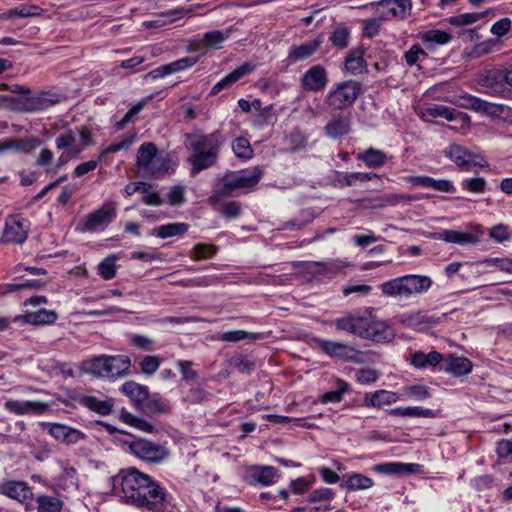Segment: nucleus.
Wrapping results in <instances>:
<instances>
[{
    "instance_id": "1",
    "label": "nucleus",
    "mask_w": 512,
    "mask_h": 512,
    "mask_svg": "<svg viewBox=\"0 0 512 512\" xmlns=\"http://www.w3.org/2000/svg\"><path fill=\"white\" fill-rule=\"evenodd\" d=\"M115 495L129 505L149 512H173L172 497L150 475L136 468L122 469L112 477Z\"/></svg>"
},
{
    "instance_id": "2",
    "label": "nucleus",
    "mask_w": 512,
    "mask_h": 512,
    "mask_svg": "<svg viewBox=\"0 0 512 512\" xmlns=\"http://www.w3.org/2000/svg\"><path fill=\"white\" fill-rule=\"evenodd\" d=\"M185 139L192 150L188 157L192 176H196L202 170L211 168L217 163L220 147L224 142V137L220 131L210 134H186Z\"/></svg>"
},
{
    "instance_id": "3",
    "label": "nucleus",
    "mask_w": 512,
    "mask_h": 512,
    "mask_svg": "<svg viewBox=\"0 0 512 512\" xmlns=\"http://www.w3.org/2000/svg\"><path fill=\"white\" fill-rule=\"evenodd\" d=\"M432 285V279L424 275L409 274L383 282L381 292L393 298L407 299L412 295L427 292Z\"/></svg>"
},
{
    "instance_id": "4",
    "label": "nucleus",
    "mask_w": 512,
    "mask_h": 512,
    "mask_svg": "<svg viewBox=\"0 0 512 512\" xmlns=\"http://www.w3.org/2000/svg\"><path fill=\"white\" fill-rule=\"evenodd\" d=\"M362 93V85L355 80L342 81L325 96L324 102L331 109L344 110L352 106Z\"/></svg>"
},
{
    "instance_id": "5",
    "label": "nucleus",
    "mask_w": 512,
    "mask_h": 512,
    "mask_svg": "<svg viewBox=\"0 0 512 512\" xmlns=\"http://www.w3.org/2000/svg\"><path fill=\"white\" fill-rule=\"evenodd\" d=\"M477 85L481 93L503 97L510 93L512 70H486L478 76Z\"/></svg>"
},
{
    "instance_id": "6",
    "label": "nucleus",
    "mask_w": 512,
    "mask_h": 512,
    "mask_svg": "<svg viewBox=\"0 0 512 512\" xmlns=\"http://www.w3.org/2000/svg\"><path fill=\"white\" fill-rule=\"evenodd\" d=\"M373 311L374 308H368L363 314L361 338L379 343L391 342L395 338L394 328L373 315Z\"/></svg>"
},
{
    "instance_id": "7",
    "label": "nucleus",
    "mask_w": 512,
    "mask_h": 512,
    "mask_svg": "<svg viewBox=\"0 0 512 512\" xmlns=\"http://www.w3.org/2000/svg\"><path fill=\"white\" fill-rule=\"evenodd\" d=\"M129 450L135 457L149 464L162 463L170 456V452L165 445L144 438L131 441Z\"/></svg>"
},
{
    "instance_id": "8",
    "label": "nucleus",
    "mask_w": 512,
    "mask_h": 512,
    "mask_svg": "<svg viewBox=\"0 0 512 512\" xmlns=\"http://www.w3.org/2000/svg\"><path fill=\"white\" fill-rule=\"evenodd\" d=\"M0 494L24 505L27 512L35 509L32 488L25 481L8 480L0 483Z\"/></svg>"
},
{
    "instance_id": "9",
    "label": "nucleus",
    "mask_w": 512,
    "mask_h": 512,
    "mask_svg": "<svg viewBox=\"0 0 512 512\" xmlns=\"http://www.w3.org/2000/svg\"><path fill=\"white\" fill-rule=\"evenodd\" d=\"M116 217V209L112 204H105L100 209L88 214L83 222L81 231L103 230Z\"/></svg>"
},
{
    "instance_id": "10",
    "label": "nucleus",
    "mask_w": 512,
    "mask_h": 512,
    "mask_svg": "<svg viewBox=\"0 0 512 512\" xmlns=\"http://www.w3.org/2000/svg\"><path fill=\"white\" fill-rule=\"evenodd\" d=\"M28 221L17 215H11L6 218L3 232V241L5 243L23 244L28 237Z\"/></svg>"
},
{
    "instance_id": "11",
    "label": "nucleus",
    "mask_w": 512,
    "mask_h": 512,
    "mask_svg": "<svg viewBox=\"0 0 512 512\" xmlns=\"http://www.w3.org/2000/svg\"><path fill=\"white\" fill-rule=\"evenodd\" d=\"M314 342L323 353L330 357H335L343 361L356 362L358 352L346 343L320 338H315Z\"/></svg>"
},
{
    "instance_id": "12",
    "label": "nucleus",
    "mask_w": 512,
    "mask_h": 512,
    "mask_svg": "<svg viewBox=\"0 0 512 512\" xmlns=\"http://www.w3.org/2000/svg\"><path fill=\"white\" fill-rule=\"evenodd\" d=\"M301 87L308 92H320L328 84V72L318 64L309 68L300 79Z\"/></svg>"
},
{
    "instance_id": "13",
    "label": "nucleus",
    "mask_w": 512,
    "mask_h": 512,
    "mask_svg": "<svg viewBox=\"0 0 512 512\" xmlns=\"http://www.w3.org/2000/svg\"><path fill=\"white\" fill-rule=\"evenodd\" d=\"M278 478L277 470L272 466L252 465L246 468L244 480L250 485L268 486Z\"/></svg>"
},
{
    "instance_id": "14",
    "label": "nucleus",
    "mask_w": 512,
    "mask_h": 512,
    "mask_svg": "<svg viewBox=\"0 0 512 512\" xmlns=\"http://www.w3.org/2000/svg\"><path fill=\"white\" fill-rule=\"evenodd\" d=\"M48 427V433L57 441L72 445L85 438V434L80 430L60 423H45Z\"/></svg>"
},
{
    "instance_id": "15",
    "label": "nucleus",
    "mask_w": 512,
    "mask_h": 512,
    "mask_svg": "<svg viewBox=\"0 0 512 512\" xmlns=\"http://www.w3.org/2000/svg\"><path fill=\"white\" fill-rule=\"evenodd\" d=\"M5 408L16 415H42L49 410V405L40 401L10 400L5 402Z\"/></svg>"
},
{
    "instance_id": "16",
    "label": "nucleus",
    "mask_w": 512,
    "mask_h": 512,
    "mask_svg": "<svg viewBox=\"0 0 512 512\" xmlns=\"http://www.w3.org/2000/svg\"><path fill=\"white\" fill-rule=\"evenodd\" d=\"M322 42V37L319 36L313 40L306 41L301 45L291 46L287 60L290 63H297L309 59L319 50Z\"/></svg>"
},
{
    "instance_id": "17",
    "label": "nucleus",
    "mask_w": 512,
    "mask_h": 512,
    "mask_svg": "<svg viewBox=\"0 0 512 512\" xmlns=\"http://www.w3.org/2000/svg\"><path fill=\"white\" fill-rule=\"evenodd\" d=\"M351 130V114L334 115L325 125L324 133L331 139L347 135Z\"/></svg>"
},
{
    "instance_id": "18",
    "label": "nucleus",
    "mask_w": 512,
    "mask_h": 512,
    "mask_svg": "<svg viewBox=\"0 0 512 512\" xmlns=\"http://www.w3.org/2000/svg\"><path fill=\"white\" fill-rule=\"evenodd\" d=\"M239 189H242V187L236 173L228 172L217 183L214 194L209 198V202L213 203L218 198L228 197Z\"/></svg>"
},
{
    "instance_id": "19",
    "label": "nucleus",
    "mask_w": 512,
    "mask_h": 512,
    "mask_svg": "<svg viewBox=\"0 0 512 512\" xmlns=\"http://www.w3.org/2000/svg\"><path fill=\"white\" fill-rule=\"evenodd\" d=\"M369 6H381L387 10V12L383 14L384 16H392L399 19H404L412 8L411 0H381L371 3ZM367 7L368 5L364 6V8Z\"/></svg>"
},
{
    "instance_id": "20",
    "label": "nucleus",
    "mask_w": 512,
    "mask_h": 512,
    "mask_svg": "<svg viewBox=\"0 0 512 512\" xmlns=\"http://www.w3.org/2000/svg\"><path fill=\"white\" fill-rule=\"evenodd\" d=\"M405 180L413 185L432 188L439 192L453 193L456 190L453 182L447 179H434L429 176H408Z\"/></svg>"
},
{
    "instance_id": "21",
    "label": "nucleus",
    "mask_w": 512,
    "mask_h": 512,
    "mask_svg": "<svg viewBox=\"0 0 512 512\" xmlns=\"http://www.w3.org/2000/svg\"><path fill=\"white\" fill-rule=\"evenodd\" d=\"M74 400L81 406L88 408L101 416L109 415L113 409L112 399L100 400L92 395H78Z\"/></svg>"
},
{
    "instance_id": "22",
    "label": "nucleus",
    "mask_w": 512,
    "mask_h": 512,
    "mask_svg": "<svg viewBox=\"0 0 512 512\" xmlns=\"http://www.w3.org/2000/svg\"><path fill=\"white\" fill-rule=\"evenodd\" d=\"M57 318L58 315L54 310L40 309L35 312L15 316L13 321L31 325H47L54 323Z\"/></svg>"
},
{
    "instance_id": "23",
    "label": "nucleus",
    "mask_w": 512,
    "mask_h": 512,
    "mask_svg": "<svg viewBox=\"0 0 512 512\" xmlns=\"http://www.w3.org/2000/svg\"><path fill=\"white\" fill-rule=\"evenodd\" d=\"M442 360V354L437 351H431L427 354L422 351H416L410 356V364L419 370L435 368L441 364Z\"/></svg>"
},
{
    "instance_id": "24",
    "label": "nucleus",
    "mask_w": 512,
    "mask_h": 512,
    "mask_svg": "<svg viewBox=\"0 0 512 512\" xmlns=\"http://www.w3.org/2000/svg\"><path fill=\"white\" fill-rule=\"evenodd\" d=\"M0 101L5 103V106L16 111L35 112L39 106L34 105V98L30 94L20 96H0Z\"/></svg>"
},
{
    "instance_id": "25",
    "label": "nucleus",
    "mask_w": 512,
    "mask_h": 512,
    "mask_svg": "<svg viewBox=\"0 0 512 512\" xmlns=\"http://www.w3.org/2000/svg\"><path fill=\"white\" fill-rule=\"evenodd\" d=\"M472 363L465 357L450 356L441 366V370L456 377L464 376L472 371Z\"/></svg>"
},
{
    "instance_id": "26",
    "label": "nucleus",
    "mask_w": 512,
    "mask_h": 512,
    "mask_svg": "<svg viewBox=\"0 0 512 512\" xmlns=\"http://www.w3.org/2000/svg\"><path fill=\"white\" fill-rule=\"evenodd\" d=\"M337 330L345 331L361 337V331L363 328V314H347L341 318H337L335 321Z\"/></svg>"
},
{
    "instance_id": "27",
    "label": "nucleus",
    "mask_w": 512,
    "mask_h": 512,
    "mask_svg": "<svg viewBox=\"0 0 512 512\" xmlns=\"http://www.w3.org/2000/svg\"><path fill=\"white\" fill-rule=\"evenodd\" d=\"M357 160L362 161L366 167L379 169L387 162V155L379 149L368 148L357 155Z\"/></svg>"
},
{
    "instance_id": "28",
    "label": "nucleus",
    "mask_w": 512,
    "mask_h": 512,
    "mask_svg": "<svg viewBox=\"0 0 512 512\" xmlns=\"http://www.w3.org/2000/svg\"><path fill=\"white\" fill-rule=\"evenodd\" d=\"M37 512H61L63 501L56 495L39 494L33 499Z\"/></svg>"
},
{
    "instance_id": "29",
    "label": "nucleus",
    "mask_w": 512,
    "mask_h": 512,
    "mask_svg": "<svg viewBox=\"0 0 512 512\" xmlns=\"http://www.w3.org/2000/svg\"><path fill=\"white\" fill-rule=\"evenodd\" d=\"M121 391L132 400L138 409L141 408L149 394L148 388L146 386L140 385L133 381L124 383L121 387Z\"/></svg>"
},
{
    "instance_id": "30",
    "label": "nucleus",
    "mask_w": 512,
    "mask_h": 512,
    "mask_svg": "<svg viewBox=\"0 0 512 512\" xmlns=\"http://www.w3.org/2000/svg\"><path fill=\"white\" fill-rule=\"evenodd\" d=\"M108 377H123L128 374L131 360L128 356H107Z\"/></svg>"
},
{
    "instance_id": "31",
    "label": "nucleus",
    "mask_w": 512,
    "mask_h": 512,
    "mask_svg": "<svg viewBox=\"0 0 512 512\" xmlns=\"http://www.w3.org/2000/svg\"><path fill=\"white\" fill-rule=\"evenodd\" d=\"M189 229V225L183 222H174L155 227L151 235L165 239L174 236H182Z\"/></svg>"
},
{
    "instance_id": "32",
    "label": "nucleus",
    "mask_w": 512,
    "mask_h": 512,
    "mask_svg": "<svg viewBox=\"0 0 512 512\" xmlns=\"http://www.w3.org/2000/svg\"><path fill=\"white\" fill-rule=\"evenodd\" d=\"M436 239L443 240L447 243L454 244H469L477 242V238L475 235L469 232H460L456 230L445 229L441 232L437 233Z\"/></svg>"
},
{
    "instance_id": "33",
    "label": "nucleus",
    "mask_w": 512,
    "mask_h": 512,
    "mask_svg": "<svg viewBox=\"0 0 512 512\" xmlns=\"http://www.w3.org/2000/svg\"><path fill=\"white\" fill-rule=\"evenodd\" d=\"M242 189L255 187L263 176V170L260 167H252L235 172Z\"/></svg>"
},
{
    "instance_id": "34",
    "label": "nucleus",
    "mask_w": 512,
    "mask_h": 512,
    "mask_svg": "<svg viewBox=\"0 0 512 512\" xmlns=\"http://www.w3.org/2000/svg\"><path fill=\"white\" fill-rule=\"evenodd\" d=\"M373 480L361 473H353L347 476V479L341 484V487L347 491L365 490L373 486Z\"/></svg>"
},
{
    "instance_id": "35",
    "label": "nucleus",
    "mask_w": 512,
    "mask_h": 512,
    "mask_svg": "<svg viewBox=\"0 0 512 512\" xmlns=\"http://www.w3.org/2000/svg\"><path fill=\"white\" fill-rule=\"evenodd\" d=\"M157 150L156 145L152 142H145L140 145L136 157V165L140 171L144 173L147 166L151 164Z\"/></svg>"
},
{
    "instance_id": "36",
    "label": "nucleus",
    "mask_w": 512,
    "mask_h": 512,
    "mask_svg": "<svg viewBox=\"0 0 512 512\" xmlns=\"http://www.w3.org/2000/svg\"><path fill=\"white\" fill-rule=\"evenodd\" d=\"M419 467L418 464H404V463H396L389 462L378 464L373 467V470L379 473L385 474H401V473H412L417 470Z\"/></svg>"
},
{
    "instance_id": "37",
    "label": "nucleus",
    "mask_w": 512,
    "mask_h": 512,
    "mask_svg": "<svg viewBox=\"0 0 512 512\" xmlns=\"http://www.w3.org/2000/svg\"><path fill=\"white\" fill-rule=\"evenodd\" d=\"M170 160L167 156L155 153V156L149 166L144 171V175L157 178L160 174H164L169 169Z\"/></svg>"
},
{
    "instance_id": "38",
    "label": "nucleus",
    "mask_w": 512,
    "mask_h": 512,
    "mask_svg": "<svg viewBox=\"0 0 512 512\" xmlns=\"http://www.w3.org/2000/svg\"><path fill=\"white\" fill-rule=\"evenodd\" d=\"M42 12V9L36 5H27L23 4L13 9H9L2 14H0V18L2 19H12L14 17L20 18H28L33 16H38Z\"/></svg>"
},
{
    "instance_id": "39",
    "label": "nucleus",
    "mask_w": 512,
    "mask_h": 512,
    "mask_svg": "<svg viewBox=\"0 0 512 512\" xmlns=\"http://www.w3.org/2000/svg\"><path fill=\"white\" fill-rule=\"evenodd\" d=\"M83 369L86 373L99 377H108L107 356L101 355L83 363Z\"/></svg>"
},
{
    "instance_id": "40",
    "label": "nucleus",
    "mask_w": 512,
    "mask_h": 512,
    "mask_svg": "<svg viewBox=\"0 0 512 512\" xmlns=\"http://www.w3.org/2000/svg\"><path fill=\"white\" fill-rule=\"evenodd\" d=\"M140 410L147 415H156L169 412L170 407L168 402L160 397H149L148 395Z\"/></svg>"
},
{
    "instance_id": "41",
    "label": "nucleus",
    "mask_w": 512,
    "mask_h": 512,
    "mask_svg": "<svg viewBox=\"0 0 512 512\" xmlns=\"http://www.w3.org/2000/svg\"><path fill=\"white\" fill-rule=\"evenodd\" d=\"M445 155L461 168H466L471 161V154L462 146L450 145Z\"/></svg>"
},
{
    "instance_id": "42",
    "label": "nucleus",
    "mask_w": 512,
    "mask_h": 512,
    "mask_svg": "<svg viewBox=\"0 0 512 512\" xmlns=\"http://www.w3.org/2000/svg\"><path fill=\"white\" fill-rule=\"evenodd\" d=\"M415 197L409 194H384L378 198H375L374 204L372 205L374 208H384L386 206H395L401 202H410L414 200Z\"/></svg>"
},
{
    "instance_id": "43",
    "label": "nucleus",
    "mask_w": 512,
    "mask_h": 512,
    "mask_svg": "<svg viewBox=\"0 0 512 512\" xmlns=\"http://www.w3.org/2000/svg\"><path fill=\"white\" fill-rule=\"evenodd\" d=\"M366 400L369 398L367 405L380 408L384 405H390L397 399L396 393L386 390H378L372 394H366Z\"/></svg>"
},
{
    "instance_id": "44",
    "label": "nucleus",
    "mask_w": 512,
    "mask_h": 512,
    "mask_svg": "<svg viewBox=\"0 0 512 512\" xmlns=\"http://www.w3.org/2000/svg\"><path fill=\"white\" fill-rule=\"evenodd\" d=\"M392 415L404 417H425L432 418L435 413L431 409H424L422 407H397L391 410Z\"/></svg>"
},
{
    "instance_id": "45",
    "label": "nucleus",
    "mask_w": 512,
    "mask_h": 512,
    "mask_svg": "<svg viewBox=\"0 0 512 512\" xmlns=\"http://www.w3.org/2000/svg\"><path fill=\"white\" fill-rule=\"evenodd\" d=\"M153 95L148 96L147 98H143L134 104L130 110L124 115V117L115 123L116 130H123L127 124L132 120L134 116L140 113L143 108L147 105L148 101L151 100Z\"/></svg>"
},
{
    "instance_id": "46",
    "label": "nucleus",
    "mask_w": 512,
    "mask_h": 512,
    "mask_svg": "<svg viewBox=\"0 0 512 512\" xmlns=\"http://www.w3.org/2000/svg\"><path fill=\"white\" fill-rule=\"evenodd\" d=\"M489 10H486L481 13H463L456 16H452L448 19L449 24L455 27H460L464 25H469L477 22L478 20L482 19L486 15L489 14Z\"/></svg>"
},
{
    "instance_id": "47",
    "label": "nucleus",
    "mask_w": 512,
    "mask_h": 512,
    "mask_svg": "<svg viewBox=\"0 0 512 512\" xmlns=\"http://www.w3.org/2000/svg\"><path fill=\"white\" fill-rule=\"evenodd\" d=\"M255 69V65L251 63H244L241 66L237 67L231 73L226 75L223 79V84L226 85L227 88L232 86L235 82H237L242 77L249 75Z\"/></svg>"
},
{
    "instance_id": "48",
    "label": "nucleus",
    "mask_w": 512,
    "mask_h": 512,
    "mask_svg": "<svg viewBox=\"0 0 512 512\" xmlns=\"http://www.w3.org/2000/svg\"><path fill=\"white\" fill-rule=\"evenodd\" d=\"M255 69V65L251 63H244L241 66L237 67L231 73L226 75L223 79V84L226 85L227 88L232 86L235 82H237L242 77L249 75Z\"/></svg>"
},
{
    "instance_id": "49",
    "label": "nucleus",
    "mask_w": 512,
    "mask_h": 512,
    "mask_svg": "<svg viewBox=\"0 0 512 512\" xmlns=\"http://www.w3.org/2000/svg\"><path fill=\"white\" fill-rule=\"evenodd\" d=\"M350 38V30L346 26L336 27L330 34L329 40L332 45L339 49H344L348 46Z\"/></svg>"
},
{
    "instance_id": "50",
    "label": "nucleus",
    "mask_w": 512,
    "mask_h": 512,
    "mask_svg": "<svg viewBox=\"0 0 512 512\" xmlns=\"http://www.w3.org/2000/svg\"><path fill=\"white\" fill-rule=\"evenodd\" d=\"M117 256L110 255L104 258L98 265V274L105 280H110L116 275Z\"/></svg>"
},
{
    "instance_id": "51",
    "label": "nucleus",
    "mask_w": 512,
    "mask_h": 512,
    "mask_svg": "<svg viewBox=\"0 0 512 512\" xmlns=\"http://www.w3.org/2000/svg\"><path fill=\"white\" fill-rule=\"evenodd\" d=\"M42 141L39 138H31L27 140L10 139V147L13 150L21 151L25 154H32V152L41 146Z\"/></svg>"
},
{
    "instance_id": "52",
    "label": "nucleus",
    "mask_w": 512,
    "mask_h": 512,
    "mask_svg": "<svg viewBox=\"0 0 512 512\" xmlns=\"http://www.w3.org/2000/svg\"><path fill=\"white\" fill-rule=\"evenodd\" d=\"M135 138H136L135 133L126 134L125 136H123V138L121 139L120 142L113 143V144L109 145L108 147H106L104 150H102L98 157L99 161H101L109 153H115L122 149L129 148L134 143Z\"/></svg>"
},
{
    "instance_id": "53",
    "label": "nucleus",
    "mask_w": 512,
    "mask_h": 512,
    "mask_svg": "<svg viewBox=\"0 0 512 512\" xmlns=\"http://www.w3.org/2000/svg\"><path fill=\"white\" fill-rule=\"evenodd\" d=\"M451 35L445 31L431 29L420 35L423 43L446 44L451 40Z\"/></svg>"
},
{
    "instance_id": "54",
    "label": "nucleus",
    "mask_w": 512,
    "mask_h": 512,
    "mask_svg": "<svg viewBox=\"0 0 512 512\" xmlns=\"http://www.w3.org/2000/svg\"><path fill=\"white\" fill-rule=\"evenodd\" d=\"M425 114L431 117H442L449 121L455 120L461 112L456 111L455 109L448 108L444 105H434L432 107H428L425 110Z\"/></svg>"
},
{
    "instance_id": "55",
    "label": "nucleus",
    "mask_w": 512,
    "mask_h": 512,
    "mask_svg": "<svg viewBox=\"0 0 512 512\" xmlns=\"http://www.w3.org/2000/svg\"><path fill=\"white\" fill-rule=\"evenodd\" d=\"M218 251V247L214 244L198 243L194 246L190 257L194 260L210 259Z\"/></svg>"
},
{
    "instance_id": "56",
    "label": "nucleus",
    "mask_w": 512,
    "mask_h": 512,
    "mask_svg": "<svg viewBox=\"0 0 512 512\" xmlns=\"http://www.w3.org/2000/svg\"><path fill=\"white\" fill-rule=\"evenodd\" d=\"M76 134L72 129H67L65 132L58 135L55 139V146L58 150H68L72 148H80L75 145Z\"/></svg>"
},
{
    "instance_id": "57",
    "label": "nucleus",
    "mask_w": 512,
    "mask_h": 512,
    "mask_svg": "<svg viewBox=\"0 0 512 512\" xmlns=\"http://www.w3.org/2000/svg\"><path fill=\"white\" fill-rule=\"evenodd\" d=\"M232 149L235 155L242 159H249L253 154L249 141L243 137H238L233 141Z\"/></svg>"
},
{
    "instance_id": "58",
    "label": "nucleus",
    "mask_w": 512,
    "mask_h": 512,
    "mask_svg": "<svg viewBox=\"0 0 512 512\" xmlns=\"http://www.w3.org/2000/svg\"><path fill=\"white\" fill-rule=\"evenodd\" d=\"M364 65L365 60L363 59L362 52L360 51H351L345 61V67L347 71L351 73H357L361 71Z\"/></svg>"
},
{
    "instance_id": "59",
    "label": "nucleus",
    "mask_w": 512,
    "mask_h": 512,
    "mask_svg": "<svg viewBox=\"0 0 512 512\" xmlns=\"http://www.w3.org/2000/svg\"><path fill=\"white\" fill-rule=\"evenodd\" d=\"M33 98L34 105L39 106L37 111L45 110L59 102V96L50 92H42L39 95L33 96Z\"/></svg>"
},
{
    "instance_id": "60",
    "label": "nucleus",
    "mask_w": 512,
    "mask_h": 512,
    "mask_svg": "<svg viewBox=\"0 0 512 512\" xmlns=\"http://www.w3.org/2000/svg\"><path fill=\"white\" fill-rule=\"evenodd\" d=\"M286 142L288 144L287 149L296 152L305 147L306 138L300 131L294 130L286 136Z\"/></svg>"
},
{
    "instance_id": "61",
    "label": "nucleus",
    "mask_w": 512,
    "mask_h": 512,
    "mask_svg": "<svg viewBox=\"0 0 512 512\" xmlns=\"http://www.w3.org/2000/svg\"><path fill=\"white\" fill-rule=\"evenodd\" d=\"M399 322L405 327L414 328L428 323V320L420 312H415L400 315Z\"/></svg>"
},
{
    "instance_id": "62",
    "label": "nucleus",
    "mask_w": 512,
    "mask_h": 512,
    "mask_svg": "<svg viewBox=\"0 0 512 512\" xmlns=\"http://www.w3.org/2000/svg\"><path fill=\"white\" fill-rule=\"evenodd\" d=\"M335 496V493L332 489L322 487L319 489H315L308 495V502L310 503H319V502H328L331 501Z\"/></svg>"
},
{
    "instance_id": "63",
    "label": "nucleus",
    "mask_w": 512,
    "mask_h": 512,
    "mask_svg": "<svg viewBox=\"0 0 512 512\" xmlns=\"http://www.w3.org/2000/svg\"><path fill=\"white\" fill-rule=\"evenodd\" d=\"M161 359L158 356L147 355L140 362V369L145 375H153L160 367Z\"/></svg>"
},
{
    "instance_id": "64",
    "label": "nucleus",
    "mask_w": 512,
    "mask_h": 512,
    "mask_svg": "<svg viewBox=\"0 0 512 512\" xmlns=\"http://www.w3.org/2000/svg\"><path fill=\"white\" fill-rule=\"evenodd\" d=\"M177 367L182 375V379L186 382L196 381L198 373L193 369V363L188 360H179Z\"/></svg>"
}]
</instances>
